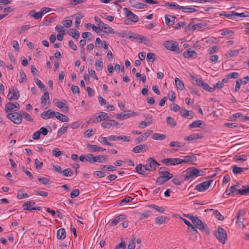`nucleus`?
<instances>
[{
  "mask_svg": "<svg viewBox=\"0 0 249 249\" xmlns=\"http://www.w3.org/2000/svg\"><path fill=\"white\" fill-rule=\"evenodd\" d=\"M159 174L160 176L157 178L156 181V184L159 185L163 184L173 177V175L169 173L168 169L166 167L160 168Z\"/></svg>",
  "mask_w": 249,
  "mask_h": 249,
  "instance_id": "1",
  "label": "nucleus"
},
{
  "mask_svg": "<svg viewBox=\"0 0 249 249\" xmlns=\"http://www.w3.org/2000/svg\"><path fill=\"white\" fill-rule=\"evenodd\" d=\"M187 217L190 219L195 226L201 231L205 232L206 234H210V231L206 224L202 221L197 217L188 215Z\"/></svg>",
  "mask_w": 249,
  "mask_h": 249,
  "instance_id": "2",
  "label": "nucleus"
},
{
  "mask_svg": "<svg viewBox=\"0 0 249 249\" xmlns=\"http://www.w3.org/2000/svg\"><path fill=\"white\" fill-rule=\"evenodd\" d=\"M184 175V180L194 178L196 177L204 175V172L199 170L194 167L188 168L185 171Z\"/></svg>",
  "mask_w": 249,
  "mask_h": 249,
  "instance_id": "3",
  "label": "nucleus"
},
{
  "mask_svg": "<svg viewBox=\"0 0 249 249\" xmlns=\"http://www.w3.org/2000/svg\"><path fill=\"white\" fill-rule=\"evenodd\" d=\"M191 77L194 84H196L200 87H202L203 89L208 91L212 92L215 89V87L214 86H213V87H211L207 83L204 82L202 78L198 79L193 75H191Z\"/></svg>",
  "mask_w": 249,
  "mask_h": 249,
  "instance_id": "4",
  "label": "nucleus"
},
{
  "mask_svg": "<svg viewBox=\"0 0 249 249\" xmlns=\"http://www.w3.org/2000/svg\"><path fill=\"white\" fill-rule=\"evenodd\" d=\"M6 117L13 123L17 124H21L23 119L21 111L14 112V113H8L6 115Z\"/></svg>",
  "mask_w": 249,
  "mask_h": 249,
  "instance_id": "5",
  "label": "nucleus"
},
{
  "mask_svg": "<svg viewBox=\"0 0 249 249\" xmlns=\"http://www.w3.org/2000/svg\"><path fill=\"white\" fill-rule=\"evenodd\" d=\"M86 161H89L91 163H93L96 162L99 163H102L104 162L107 156L104 155H99L96 156H94L92 154H88L86 155Z\"/></svg>",
  "mask_w": 249,
  "mask_h": 249,
  "instance_id": "6",
  "label": "nucleus"
},
{
  "mask_svg": "<svg viewBox=\"0 0 249 249\" xmlns=\"http://www.w3.org/2000/svg\"><path fill=\"white\" fill-rule=\"evenodd\" d=\"M214 234L220 243L223 244H225L227 240V234L226 231L223 228L218 227Z\"/></svg>",
  "mask_w": 249,
  "mask_h": 249,
  "instance_id": "7",
  "label": "nucleus"
},
{
  "mask_svg": "<svg viewBox=\"0 0 249 249\" xmlns=\"http://www.w3.org/2000/svg\"><path fill=\"white\" fill-rule=\"evenodd\" d=\"M110 119L109 115L106 112L101 111L99 115H94L89 121L88 123H97L102 121H106Z\"/></svg>",
  "mask_w": 249,
  "mask_h": 249,
  "instance_id": "8",
  "label": "nucleus"
},
{
  "mask_svg": "<svg viewBox=\"0 0 249 249\" xmlns=\"http://www.w3.org/2000/svg\"><path fill=\"white\" fill-rule=\"evenodd\" d=\"M160 164L154 159L149 158L146 161V163L143 165L145 170L148 171H153L156 170V167Z\"/></svg>",
  "mask_w": 249,
  "mask_h": 249,
  "instance_id": "9",
  "label": "nucleus"
},
{
  "mask_svg": "<svg viewBox=\"0 0 249 249\" xmlns=\"http://www.w3.org/2000/svg\"><path fill=\"white\" fill-rule=\"evenodd\" d=\"M163 46L167 49L175 52L176 53H179L178 43L173 41H165L163 43Z\"/></svg>",
  "mask_w": 249,
  "mask_h": 249,
  "instance_id": "10",
  "label": "nucleus"
},
{
  "mask_svg": "<svg viewBox=\"0 0 249 249\" xmlns=\"http://www.w3.org/2000/svg\"><path fill=\"white\" fill-rule=\"evenodd\" d=\"M94 19L96 22H98V26L100 27H101L102 29H104V32L107 34H114V32L113 29L107 24H105L97 16H95Z\"/></svg>",
  "mask_w": 249,
  "mask_h": 249,
  "instance_id": "11",
  "label": "nucleus"
},
{
  "mask_svg": "<svg viewBox=\"0 0 249 249\" xmlns=\"http://www.w3.org/2000/svg\"><path fill=\"white\" fill-rule=\"evenodd\" d=\"M20 94L18 89L15 87H11L9 88L7 98L10 100H17L19 99Z\"/></svg>",
  "mask_w": 249,
  "mask_h": 249,
  "instance_id": "12",
  "label": "nucleus"
},
{
  "mask_svg": "<svg viewBox=\"0 0 249 249\" xmlns=\"http://www.w3.org/2000/svg\"><path fill=\"white\" fill-rule=\"evenodd\" d=\"M212 181V179L208 181H204L197 185L195 187V189L199 192L205 191L207 189H208V188L210 186Z\"/></svg>",
  "mask_w": 249,
  "mask_h": 249,
  "instance_id": "13",
  "label": "nucleus"
},
{
  "mask_svg": "<svg viewBox=\"0 0 249 249\" xmlns=\"http://www.w3.org/2000/svg\"><path fill=\"white\" fill-rule=\"evenodd\" d=\"M65 103L60 101L57 99H54L53 100V104L58 108L62 109V111L68 112L69 110V107L66 106L65 103H67L66 100H63Z\"/></svg>",
  "mask_w": 249,
  "mask_h": 249,
  "instance_id": "14",
  "label": "nucleus"
},
{
  "mask_svg": "<svg viewBox=\"0 0 249 249\" xmlns=\"http://www.w3.org/2000/svg\"><path fill=\"white\" fill-rule=\"evenodd\" d=\"M161 162L168 166L180 164L179 158L165 159L161 160Z\"/></svg>",
  "mask_w": 249,
  "mask_h": 249,
  "instance_id": "15",
  "label": "nucleus"
},
{
  "mask_svg": "<svg viewBox=\"0 0 249 249\" xmlns=\"http://www.w3.org/2000/svg\"><path fill=\"white\" fill-rule=\"evenodd\" d=\"M229 191H231V192L234 195H241L243 196L248 194L249 190H246V188L243 189H237L235 188V186H231L229 189Z\"/></svg>",
  "mask_w": 249,
  "mask_h": 249,
  "instance_id": "16",
  "label": "nucleus"
},
{
  "mask_svg": "<svg viewBox=\"0 0 249 249\" xmlns=\"http://www.w3.org/2000/svg\"><path fill=\"white\" fill-rule=\"evenodd\" d=\"M246 213V212L244 210H240L237 213V220L236 223L238 224L239 226L242 225L243 229L245 228V225L243 223L241 219Z\"/></svg>",
  "mask_w": 249,
  "mask_h": 249,
  "instance_id": "17",
  "label": "nucleus"
},
{
  "mask_svg": "<svg viewBox=\"0 0 249 249\" xmlns=\"http://www.w3.org/2000/svg\"><path fill=\"white\" fill-rule=\"evenodd\" d=\"M118 123L115 120H107L102 124V126L104 128H109L112 126H118Z\"/></svg>",
  "mask_w": 249,
  "mask_h": 249,
  "instance_id": "18",
  "label": "nucleus"
},
{
  "mask_svg": "<svg viewBox=\"0 0 249 249\" xmlns=\"http://www.w3.org/2000/svg\"><path fill=\"white\" fill-rule=\"evenodd\" d=\"M183 56L186 58H196L197 56V53L196 51L189 49L183 53Z\"/></svg>",
  "mask_w": 249,
  "mask_h": 249,
  "instance_id": "19",
  "label": "nucleus"
},
{
  "mask_svg": "<svg viewBox=\"0 0 249 249\" xmlns=\"http://www.w3.org/2000/svg\"><path fill=\"white\" fill-rule=\"evenodd\" d=\"M87 148L90 152H95L96 151H104L106 150L105 148L99 147L95 144H91L88 143L87 144Z\"/></svg>",
  "mask_w": 249,
  "mask_h": 249,
  "instance_id": "20",
  "label": "nucleus"
},
{
  "mask_svg": "<svg viewBox=\"0 0 249 249\" xmlns=\"http://www.w3.org/2000/svg\"><path fill=\"white\" fill-rule=\"evenodd\" d=\"M49 100V93L48 91H46L41 98V104L42 107H45L46 105H49L50 103Z\"/></svg>",
  "mask_w": 249,
  "mask_h": 249,
  "instance_id": "21",
  "label": "nucleus"
},
{
  "mask_svg": "<svg viewBox=\"0 0 249 249\" xmlns=\"http://www.w3.org/2000/svg\"><path fill=\"white\" fill-rule=\"evenodd\" d=\"M196 160V157L194 154L185 156L184 159H180V164L184 162H194Z\"/></svg>",
  "mask_w": 249,
  "mask_h": 249,
  "instance_id": "22",
  "label": "nucleus"
},
{
  "mask_svg": "<svg viewBox=\"0 0 249 249\" xmlns=\"http://www.w3.org/2000/svg\"><path fill=\"white\" fill-rule=\"evenodd\" d=\"M55 114V111H52L51 109H49L47 111L43 112L41 114L40 116L42 119H48L54 116Z\"/></svg>",
  "mask_w": 249,
  "mask_h": 249,
  "instance_id": "23",
  "label": "nucleus"
},
{
  "mask_svg": "<svg viewBox=\"0 0 249 249\" xmlns=\"http://www.w3.org/2000/svg\"><path fill=\"white\" fill-rule=\"evenodd\" d=\"M125 216L123 214L115 216L109 225L112 226H116L119 222L123 221L125 218Z\"/></svg>",
  "mask_w": 249,
  "mask_h": 249,
  "instance_id": "24",
  "label": "nucleus"
},
{
  "mask_svg": "<svg viewBox=\"0 0 249 249\" xmlns=\"http://www.w3.org/2000/svg\"><path fill=\"white\" fill-rule=\"evenodd\" d=\"M148 149V146L146 144H140L134 147L132 151L135 153H139L143 151H146Z\"/></svg>",
  "mask_w": 249,
  "mask_h": 249,
  "instance_id": "25",
  "label": "nucleus"
},
{
  "mask_svg": "<svg viewBox=\"0 0 249 249\" xmlns=\"http://www.w3.org/2000/svg\"><path fill=\"white\" fill-rule=\"evenodd\" d=\"M165 22L167 25L171 26L174 24L175 17L174 16H171L169 15H165Z\"/></svg>",
  "mask_w": 249,
  "mask_h": 249,
  "instance_id": "26",
  "label": "nucleus"
},
{
  "mask_svg": "<svg viewBox=\"0 0 249 249\" xmlns=\"http://www.w3.org/2000/svg\"><path fill=\"white\" fill-rule=\"evenodd\" d=\"M232 172L234 174H241L248 170L249 168H241L237 166L236 165H234L232 166Z\"/></svg>",
  "mask_w": 249,
  "mask_h": 249,
  "instance_id": "27",
  "label": "nucleus"
},
{
  "mask_svg": "<svg viewBox=\"0 0 249 249\" xmlns=\"http://www.w3.org/2000/svg\"><path fill=\"white\" fill-rule=\"evenodd\" d=\"M54 116L62 122H68L69 120L67 116L58 112H55Z\"/></svg>",
  "mask_w": 249,
  "mask_h": 249,
  "instance_id": "28",
  "label": "nucleus"
},
{
  "mask_svg": "<svg viewBox=\"0 0 249 249\" xmlns=\"http://www.w3.org/2000/svg\"><path fill=\"white\" fill-rule=\"evenodd\" d=\"M14 103L13 102H8L5 104V111L6 113H11V112L13 111L15 112L14 108Z\"/></svg>",
  "mask_w": 249,
  "mask_h": 249,
  "instance_id": "29",
  "label": "nucleus"
},
{
  "mask_svg": "<svg viewBox=\"0 0 249 249\" xmlns=\"http://www.w3.org/2000/svg\"><path fill=\"white\" fill-rule=\"evenodd\" d=\"M66 236V233L64 228H61L57 231V238L59 240H63Z\"/></svg>",
  "mask_w": 249,
  "mask_h": 249,
  "instance_id": "30",
  "label": "nucleus"
},
{
  "mask_svg": "<svg viewBox=\"0 0 249 249\" xmlns=\"http://www.w3.org/2000/svg\"><path fill=\"white\" fill-rule=\"evenodd\" d=\"M68 33L75 39H78L80 36L79 32L74 29H70Z\"/></svg>",
  "mask_w": 249,
  "mask_h": 249,
  "instance_id": "31",
  "label": "nucleus"
},
{
  "mask_svg": "<svg viewBox=\"0 0 249 249\" xmlns=\"http://www.w3.org/2000/svg\"><path fill=\"white\" fill-rule=\"evenodd\" d=\"M152 138L153 139L155 140H164L166 138V136L163 134H160L158 133H155L153 134L152 136Z\"/></svg>",
  "mask_w": 249,
  "mask_h": 249,
  "instance_id": "32",
  "label": "nucleus"
},
{
  "mask_svg": "<svg viewBox=\"0 0 249 249\" xmlns=\"http://www.w3.org/2000/svg\"><path fill=\"white\" fill-rule=\"evenodd\" d=\"M204 122L202 120H196L195 121H194L193 123H192L190 125H189V127L190 128H196V127H202L201 126V125L204 124Z\"/></svg>",
  "mask_w": 249,
  "mask_h": 249,
  "instance_id": "33",
  "label": "nucleus"
},
{
  "mask_svg": "<svg viewBox=\"0 0 249 249\" xmlns=\"http://www.w3.org/2000/svg\"><path fill=\"white\" fill-rule=\"evenodd\" d=\"M202 137L200 134H193L191 135L187 136L184 138L185 141H194L197 139H200Z\"/></svg>",
  "mask_w": 249,
  "mask_h": 249,
  "instance_id": "34",
  "label": "nucleus"
},
{
  "mask_svg": "<svg viewBox=\"0 0 249 249\" xmlns=\"http://www.w3.org/2000/svg\"><path fill=\"white\" fill-rule=\"evenodd\" d=\"M169 146L173 147L175 151H178L179 148H181L183 145H182L181 142H171L169 143Z\"/></svg>",
  "mask_w": 249,
  "mask_h": 249,
  "instance_id": "35",
  "label": "nucleus"
},
{
  "mask_svg": "<svg viewBox=\"0 0 249 249\" xmlns=\"http://www.w3.org/2000/svg\"><path fill=\"white\" fill-rule=\"evenodd\" d=\"M166 220H168V218L167 217L164 216H160L156 218L155 221L156 224L161 225L165 223Z\"/></svg>",
  "mask_w": 249,
  "mask_h": 249,
  "instance_id": "36",
  "label": "nucleus"
},
{
  "mask_svg": "<svg viewBox=\"0 0 249 249\" xmlns=\"http://www.w3.org/2000/svg\"><path fill=\"white\" fill-rule=\"evenodd\" d=\"M175 82L178 89L181 90L184 89V83L178 78L176 77L175 78Z\"/></svg>",
  "mask_w": 249,
  "mask_h": 249,
  "instance_id": "37",
  "label": "nucleus"
},
{
  "mask_svg": "<svg viewBox=\"0 0 249 249\" xmlns=\"http://www.w3.org/2000/svg\"><path fill=\"white\" fill-rule=\"evenodd\" d=\"M28 195L25 193V191L23 189H19L18 193L17 198L18 199H21L24 197H28Z\"/></svg>",
  "mask_w": 249,
  "mask_h": 249,
  "instance_id": "38",
  "label": "nucleus"
},
{
  "mask_svg": "<svg viewBox=\"0 0 249 249\" xmlns=\"http://www.w3.org/2000/svg\"><path fill=\"white\" fill-rule=\"evenodd\" d=\"M142 166L143 167V165H142V164L138 165L135 168L136 171L140 175H147V174H145V171L146 170H145L144 168L142 169Z\"/></svg>",
  "mask_w": 249,
  "mask_h": 249,
  "instance_id": "39",
  "label": "nucleus"
},
{
  "mask_svg": "<svg viewBox=\"0 0 249 249\" xmlns=\"http://www.w3.org/2000/svg\"><path fill=\"white\" fill-rule=\"evenodd\" d=\"M30 15L34 17L36 19L41 18L42 15L41 12H36L35 10H32L30 12Z\"/></svg>",
  "mask_w": 249,
  "mask_h": 249,
  "instance_id": "40",
  "label": "nucleus"
},
{
  "mask_svg": "<svg viewBox=\"0 0 249 249\" xmlns=\"http://www.w3.org/2000/svg\"><path fill=\"white\" fill-rule=\"evenodd\" d=\"M180 9H181L183 12H186V13H193L194 12L197 11V9H196L194 8L185 7V6H182L180 7Z\"/></svg>",
  "mask_w": 249,
  "mask_h": 249,
  "instance_id": "41",
  "label": "nucleus"
},
{
  "mask_svg": "<svg viewBox=\"0 0 249 249\" xmlns=\"http://www.w3.org/2000/svg\"><path fill=\"white\" fill-rule=\"evenodd\" d=\"M181 116L184 118H187L189 116H191L190 119H192L193 117V112L192 111H188V110L185 109L184 112L182 113Z\"/></svg>",
  "mask_w": 249,
  "mask_h": 249,
  "instance_id": "42",
  "label": "nucleus"
},
{
  "mask_svg": "<svg viewBox=\"0 0 249 249\" xmlns=\"http://www.w3.org/2000/svg\"><path fill=\"white\" fill-rule=\"evenodd\" d=\"M95 65L96 67V70L100 71L103 68V60L102 58H99L98 60L95 62Z\"/></svg>",
  "mask_w": 249,
  "mask_h": 249,
  "instance_id": "43",
  "label": "nucleus"
},
{
  "mask_svg": "<svg viewBox=\"0 0 249 249\" xmlns=\"http://www.w3.org/2000/svg\"><path fill=\"white\" fill-rule=\"evenodd\" d=\"M167 123L171 127H174L176 126L177 123L174 119L171 117L168 116L166 118Z\"/></svg>",
  "mask_w": 249,
  "mask_h": 249,
  "instance_id": "44",
  "label": "nucleus"
},
{
  "mask_svg": "<svg viewBox=\"0 0 249 249\" xmlns=\"http://www.w3.org/2000/svg\"><path fill=\"white\" fill-rule=\"evenodd\" d=\"M73 172L70 168H67L62 172V174L65 177H71L72 175Z\"/></svg>",
  "mask_w": 249,
  "mask_h": 249,
  "instance_id": "45",
  "label": "nucleus"
},
{
  "mask_svg": "<svg viewBox=\"0 0 249 249\" xmlns=\"http://www.w3.org/2000/svg\"><path fill=\"white\" fill-rule=\"evenodd\" d=\"M21 112H22V115L23 116V117H24L25 119L27 120V121H28L29 122H31L33 121V119L32 118V117L31 116V115L29 113H27L25 111H21Z\"/></svg>",
  "mask_w": 249,
  "mask_h": 249,
  "instance_id": "46",
  "label": "nucleus"
},
{
  "mask_svg": "<svg viewBox=\"0 0 249 249\" xmlns=\"http://www.w3.org/2000/svg\"><path fill=\"white\" fill-rule=\"evenodd\" d=\"M134 7L138 9H145L147 8L148 5L146 4L137 2L133 6Z\"/></svg>",
  "mask_w": 249,
  "mask_h": 249,
  "instance_id": "47",
  "label": "nucleus"
},
{
  "mask_svg": "<svg viewBox=\"0 0 249 249\" xmlns=\"http://www.w3.org/2000/svg\"><path fill=\"white\" fill-rule=\"evenodd\" d=\"M149 207L154 209L157 211L161 213H163L164 212V209L162 207H160L155 204L150 205H149Z\"/></svg>",
  "mask_w": 249,
  "mask_h": 249,
  "instance_id": "48",
  "label": "nucleus"
},
{
  "mask_svg": "<svg viewBox=\"0 0 249 249\" xmlns=\"http://www.w3.org/2000/svg\"><path fill=\"white\" fill-rule=\"evenodd\" d=\"M151 214V211H150L149 210L144 211L143 213H141V214L140 215V219L141 220L144 219V218L148 217Z\"/></svg>",
  "mask_w": 249,
  "mask_h": 249,
  "instance_id": "49",
  "label": "nucleus"
},
{
  "mask_svg": "<svg viewBox=\"0 0 249 249\" xmlns=\"http://www.w3.org/2000/svg\"><path fill=\"white\" fill-rule=\"evenodd\" d=\"M20 76L21 79V80L19 81L20 83L27 82V79L26 75L22 70L20 71Z\"/></svg>",
  "mask_w": 249,
  "mask_h": 249,
  "instance_id": "50",
  "label": "nucleus"
},
{
  "mask_svg": "<svg viewBox=\"0 0 249 249\" xmlns=\"http://www.w3.org/2000/svg\"><path fill=\"white\" fill-rule=\"evenodd\" d=\"M191 29H193V31L196 30L197 27L196 26V24L194 23V22H191L187 27H186L185 29V31H187L188 30H190Z\"/></svg>",
  "mask_w": 249,
  "mask_h": 249,
  "instance_id": "51",
  "label": "nucleus"
},
{
  "mask_svg": "<svg viewBox=\"0 0 249 249\" xmlns=\"http://www.w3.org/2000/svg\"><path fill=\"white\" fill-rule=\"evenodd\" d=\"M68 127V126H63L61 127L57 132V136L59 137L65 133L67 130Z\"/></svg>",
  "mask_w": 249,
  "mask_h": 249,
  "instance_id": "52",
  "label": "nucleus"
},
{
  "mask_svg": "<svg viewBox=\"0 0 249 249\" xmlns=\"http://www.w3.org/2000/svg\"><path fill=\"white\" fill-rule=\"evenodd\" d=\"M135 238L134 237H132L130 241H129L128 246V249H134L135 247Z\"/></svg>",
  "mask_w": 249,
  "mask_h": 249,
  "instance_id": "53",
  "label": "nucleus"
},
{
  "mask_svg": "<svg viewBox=\"0 0 249 249\" xmlns=\"http://www.w3.org/2000/svg\"><path fill=\"white\" fill-rule=\"evenodd\" d=\"M215 217L219 220L222 221L224 219V217L221 213L218 212L217 210H215L213 212Z\"/></svg>",
  "mask_w": 249,
  "mask_h": 249,
  "instance_id": "54",
  "label": "nucleus"
},
{
  "mask_svg": "<svg viewBox=\"0 0 249 249\" xmlns=\"http://www.w3.org/2000/svg\"><path fill=\"white\" fill-rule=\"evenodd\" d=\"M52 153L57 158L60 157L62 154V152L59 150V149L57 148L53 149L52 151Z\"/></svg>",
  "mask_w": 249,
  "mask_h": 249,
  "instance_id": "55",
  "label": "nucleus"
},
{
  "mask_svg": "<svg viewBox=\"0 0 249 249\" xmlns=\"http://www.w3.org/2000/svg\"><path fill=\"white\" fill-rule=\"evenodd\" d=\"M195 226V225L194 226L193 224H192L191 226L188 228V230L191 232L192 234L196 235L198 232Z\"/></svg>",
  "mask_w": 249,
  "mask_h": 249,
  "instance_id": "56",
  "label": "nucleus"
},
{
  "mask_svg": "<svg viewBox=\"0 0 249 249\" xmlns=\"http://www.w3.org/2000/svg\"><path fill=\"white\" fill-rule=\"evenodd\" d=\"M233 14H234L235 16L239 17H249V12L248 11L241 13H238L235 12V13H233Z\"/></svg>",
  "mask_w": 249,
  "mask_h": 249,
  "instance_id": "57",
  "label": "nucleus"
},
{
  "mask_svg": "<svg viewBox=\"0 0 249 249\" xmlns=\"http://www.w3.org/2000/svg\"><path fill=\"white\" fill-rule=\"evenodd\" d=\"M127 18H129L132 22H137L139 20L137 16L135 15L134 13H132L131 16H129Z\"/></svg>",
  "mask_w": 249,
  "mask_h": 249,
  "instance_id": "58",
  "label": "nucleus"
},
{
  "mask_svg": "<svg viewBox=\"0 0 249 249\" xmlns=\"http://www.w3.org/2000/svg\"><path fill=\"white\" fill-rule=\"evenodd\" d=\"M239 74L237 72H233L231 73H229L226 75V77L229 78H237L239 76Z\"/></svg>",
  "mask_w": 249,
  "mask_h": 249,
  "instance_id": "59",
  "label": "nucleus"
},
{
  "mask_svg": "<svg viewBox=\"0 0 249 249\" xmlns=\"http://www.w3.org/2000/svg\"><path fill=\"white\" fill-rule=\"evenodd\" d=\"M35 164L36 165V169H40L41 168L42 166L43 162L39 161L37 159H36L35 160Z\"/></svg>",
  "mask_w": 249,
  "mask_h": 249,
  "instance_id": "60",
  "label": "nucleus"
},
{
  "mask_svg": "<svg viewBox=\"0 0 249 249\" xmlns=\"http://www.w3.org/2000/svg\"><path fill=\"white\" fill-rule=\"evenodd\" d=\"M239 51L238 50H235L231 51L229 54L228 55L226 54V57L229 58L230 57L233 56L235 55H238L239 53Z\"/></svg>",
  "mask_w": 249,
  "mask_h": 249,
  "instance_id": "61",
  "label": "nucleus"
},
{
  "mask_svg": "<svg viewBox=\"0 0 249 249\" xmlns=\"http://www.w3.org/2000/svg\"><path fill=\"white\" fill-rule=\"evenodd\" d=\"M79 195V191L78 189L73 190L71 193L70 196L71 198L77 197Z\"/></svg>",
  "mask_w": 249,
  "mask_h": 249,
  "instance_id": "62",
  "label": "nucleus"
},
{
  "mask_svg": "<svg viewBox=\"0 0 249 249\" xmlns=\"http://www.w3.org/2000/svg\"><path fill=\"white\" fill-rule=\"evenodd\" d=\"M146 59L147 60H151L153 62L155 59V54L154 53H149L147 54Z\"/></svg>",
  "mask_w": 249,
  "mask_h": 249,
  "instance_id": "63",
  "label": "nucleus"
},
{
  "mask_svg": "<svg viewBox=\"0 0 249 249\" xmlns=\"http://www.w3.org/2000/svg\"><path fill=\"white\" fill-rule=\"evenodd\" d=\"M36 84L38 86V87L42 89L43 91L45 90V86L44 84L40 80H37L36 81Z\"/></svg>",
  "mask_w": 249,
  "mask_h": 249,
  "instance_id": "64",
  "label": "nucleus"
}]
</instances>
